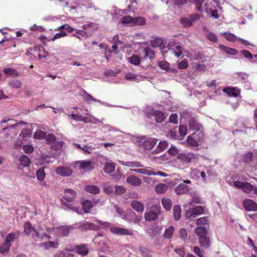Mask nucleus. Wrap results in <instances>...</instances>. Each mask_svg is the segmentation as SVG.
Masks as SVG:
<instances>
[{
  "instance_id": "nucleus-41",
  "label": "nucleus",
  "mask_w": 257,
  "mask_h": 257,
  "mask_svg": "<svg viewBox=\"0 0 257 257\" xmlns=\"http://www.w3.org/2000/svg\"><path fill=\"white\" fill-rule=\"evenodd\" d=\"M173 215L175 220L178 221L181 218V207L179 205H175L173 207Z\"/></svg>"
},
{
  "instance_id": "nucleus-18",
  "label": "nucleus",
  "mask_w": 257,
  "mask_h": 257,
  "mask_svg": "<svg viewBox=\"0 0 257 257\" xmlns=\"http://www.w3.org/2000/svg\"><path fill=\"white\" fill-rule=\"evenodd\" d=\"M83 97L84 100H85L88 103H90V102L91 101H93L94 102H97L101 104H103V105L107 106H110V107L113 106L112 105H110L107 103L103 102H101L99 100L96 99L94 98L90 94H88L86 92H85L84 93V94L83 95Z\"/></svg>"
},
{
  "instance_id": "nucleus-23",
  "label": "nucleus",
  "mask_w": 257,
  "mask_h": 257,
  "mask_svg": "<svg viewBox=\"0 0 257 257\" xmlns=\"http://www.w3.org/2000/svg\"><path fill=\"white\" fill-rule=\"evenodd\" d=\"M194 231L195 234L198 237V238L201 237L202 236H204L206 235H208L207 227L206 226H197L195 228Z\"/></svg>"
},
{
  "instance_id": "nucleus-7",
  "label": "nucleus",
  "mask_w": 257,
  "mask_h": 257,
  "mask_svg": "<svg viewBox=\"0 0 257 257\" xmlns=\"http://www.w3.org/2000/svg\"><path fill=\"white\" fill-rule=\"evenodd\" d=\"M160 213V208L157 206H153L151 210L146 211L144 215V218L147 221H152L156 220Z\"/></svg>"
},
{
  "instance_id": "nucleus-48",
  "label": "nucleus",
  "mask_w": 257,
  "mask_h": 257,
  "mask_svg": "<svg viewBox=\"0 0 257 257\" xmlns=\"http://www.w3.org/2000/svg\"><path fill=\"white\" fill-rule=\"evenodd\" d=\"M45 139L47 143L49 145H54L56 141V137L52 134H49L47 135L46 134Z\"/></svg>"
},
{
  "instance_id": "nucleus-26",
  "label": "nucleus",
  "mask_w": 257,
  "mask_h": 257,
  "mask_svg": "<svg viewBox=\"0 0 257 257\" xmlns=\"http://www.w3.org/2000/svg\"><path fill=\"white\" fill-rule=\"evenodd\" d=\"M199 239V242L200 243V245L201 247L207 248H208L210 245V239L208 236L207 235L202 236L201 237H200L198 238Z\"/></svg>"
},
{
  "instance_id": "nucleus-33",
  "label": "nucleus",
  "mask_w": 257,
  "mask_h": 257,
  "mask_svg": "<svg viewBox=\"0 0 257 257\" xmlns=\"http://www.w3.org/2000/svg\"><path fill=\"white\" fill-rule=\"evenodd\" d=\"M20 165L24 167H28L31 164L30 159L26 155H21L19 158Z\"/></svg>"
},
{
  "instance_id": "nucleus-34",
  "label": "nucleus",
  "mask_w": 257,
  "mask_h": 257,
  "mask_svg": "<svg viewBox=\"0 0 257 257\" xmlns=\"http://www.w3.org/2000/svg\"><path fill=\"white\" fill-rule=\"evenodd\" d=\"M115 166L114 163L111 162H106L104 164V171L107 174H110L115 171Z\"/></svg>"
},
{
  "instance_id": "nucleus-11",
  "label": "nucleus",
  "mask_w": 257,
  "mask_h": 257,
  "mask_svg": "<svg viewBox=\"0 0 257 257\" xmlns=\"http://www.w3.org/2000/svg\"><path fill=\"white\" fill-rule=\"evenodd\" d=\"M167 47L169 49L173 50V53L177 57H180L183 53V48L180 46L177 45L174 41L168 43Z\"/></svg>"
},
{
  "instance_id": "nucleus-46",
  "label": "nucleus",
  "mask_w": 257,
  "mask_h": 257,
  "mask_svg": "<svg viewBox=\"0 0 257 257\" xmlns=\"http://www.w3.org/2000/svg\"><path fill=\"white\" fill-rule=\"evenodd\" d=\"M168 186L167 185L161 183L157 185L155 188V191L158 193H163L167 190Z\"/></svg>"
},
{
  "instance_id": "nucleus-17",
  "label": "nucleus",
  "mask_w": 257,
  "mask_h": 257,
  "mask_svg": "<svg viewBox=\"0 0 257 257\" xmlns=\"http://www.w3.org/2000/svg\"><path fill=\"white\" fill-rule=\"evenodd\" d=\"M79 228L80 229L83 230H87L90 229L92 230H99L100 229V227L95 225L93 223L90 222H85L83 223H81L79 226Z\"/></svg>"
},
{
  "instance_id": "nucleus-45",
  "label": "nucleus",
  "mask_w": 257,
  "mask_h": 257,
  "mask_svg": "<svg viewBox=\"0 0 257 257\" xmlns=\"http://www.w3.org/2000/svg\"><path fill=\"white\" fill-rule=\"evenodd\" d=\"M162 204L163 207L167 210H170L172 208V202L169 199L163 198L162 199Z\"/></svg>"
},
{
  "instance_id": "nucleus-6",
  "label": "nucleus",
  "mask_w": 257,
  "mask_h": 257,
  "mask_svg": "<svg viewBox=\"0 0 257 257\" xmlns=\"http://www.w3.org/2000/svg\"><path fill=\"white\" fill-rule=\"evenodd\" d=\"M32 237L37 242L51 238L50 235L43 231L42 227L40 225L37 227L34 230V232L32 233Z\"/></svg>"
},
{
  "instance_id": "nucleus-49",
  "label": "nucleus",
  "mask_w": 257,
  "mask_h": 257,
  "mask_svg": "<svg viewBox=\"0 0 257 257\" xmlns=\"http://www.w3.org/2000/svg\"><path fill=\"white\" fill-rule=\"evenodd\" d=\"M212 171L209 168H205V170L200 172V175L204 182L206 181L207 176H211Z\"/></svg>"
},
{
  "instance_id": "nucleus-31",
  "label": "nucleus",
  "mask_w": 257,
  "mask_h": 257,
  "mask_svg": "<svg viewBox=\"0 0 257 257\" xmlns=\"http://www.w3.org/2000/svg\"><path fill=\"white\" fill-rule=\"evenodd\" d=\"M218 48L220 50L227 54L235 55L237 53V51L236 49L229 48L222 45H219Z\"/></svg>"
},
{
  "instance_id": "nucleus-14",
  "label": "nucleus",
  "mask_w": 257,
  "mask_h": 257,
  "mask_svg": "<svg viewBox=\"0 0 257 257\" xmlns=\"http://www.w3.org/2000/svg\"><path fill=\"white\" fill-rule=\"evenodd\" d=\"M56 173L63 177H68L71 176L73 173L71 169L65 166H59L56 169Z\"/></svg>"
},
{
  "instance_id": "nucleus-52",
  "label": "nucleus",
  "mask_w": 257,
  "mask_h": 257,
  "mask_svg": "<svg viewBox=\"0 0 257 257\" xmlns=\"http://www.w3.org/2000/svg\"><path fill=\"white\" fill-rule=\"evenodd\" d=\"M11 246V244L5 242L0 246V252L3 254L8 253Z\"/></svg>"
},
{
  "instance_id": "nucleus-1",
  "label": "nucleus",
  "mask_w": 257,
  "mask_h": 257,
  "mask_svg": "<svg viewBox=\"0 0 257 257\" xmlns=\"http://www.w3.org/2000/svg\"><path fill=\"white\" fill-rule=\"evenodd\" d=\"M77 197V193L73 190L67 189L64 190V194L63 197V199H61V205L65 208L73 210L77 213L81 214V209L79 207L75 206L73 204H69L68 202L74 201Z\"/></svg>"
},
{
  "instance_id": "nucleus-3",
  "label": "nucleus",
  "mask_w": 257,
  "mask_h": 257,
  "mask_svg": "<svg viewBox=\"0 0 257 257\" xmlns=\"http://www.w3.org/2000/svg\"><path fill=\"white\" fill-rule=\"evenodd\" d=\"M139 141L142 142L140 144V147L145 150H151L156 145L157 142V139L152 138H146L143 136L139 138Z\"/></svg>"
},
{
  "instance_id": "nucleus-37",
  "label": "nucleus",
  "mask_w": 257,
  "mask_h": 257,
  "mask_svg": "<svg viewBox=\"0 0 257 257\" xmlns=\"http://www.w3.org/2000/svg\"><path fill=\"white\" fill-rule=\"evenodd\" d=\"M163 40L161 39H156L151 42V45L153 48L160 47L162 52L164 53V46H162Z\"/></svg>"
},
{
  "instance_id": "nucleus-13",
  "label": "nucleus",
  "mask_w": 257,
  "mask_h": 257,
  "mask_svg": "<svg viewBox=\"0 0 257 257\" xmlns=\"http://www.w3.org/2000/svg\"><path fill=\"white\" fill-rule=\"evenodd\" d=\"M111 232L116 235H132L133 232L132 230L127 229L122 227H110Z\"/></svg>"
},
{
  "instance_id": "nucleus-44",
  "label": "nucleus",
  "mask_w": 257,
  "mask_h": 257,
  "mask_svg": "<svg viewBox=\"0 0 257 257\" xmlns=\"http://www.w3.org/2000/svg\"><path fill=\"white\" fill-rule=\"evenodd\" d=\"M127 59L130 63L136 66L139 65L141 62V58L136 55H133Z\"/></svg>"
},
{
  "instance_id": "nucleus-9",
  "label": "nucleus",
  "mask_w": 257,
  "mask_h": 257,
  "mask_svg": "<svg viewBox=\"0 0 257 257\" xmlns=\"http://www.w3.org/2000/svg\"><path fill=\"white\" fill-rule=\"evenodd\" d=\"M241 161L245 164L255 166V162L257 161V155H253L251 152L246 153L242 156Z\"/></svg>"
},
{
  "instance_id": "nucleus-42",
  "label": "nucleus",
  "mask_w": 257,
  "mask_h": 257,
  "mask_svg": "<svg viewBox=\"0 0 257 257\" xmlns=\"http://www.w3.org/2000/svg\"><path fill=\"white\" fill-rule=\"evenodd\" d=\"M84 189L92 194H98L100 192L99 188L94 185H86L84 187Z\"/></svg>"
},
{
  "instance_id": "nucleus-16",
  "label": "nucleus",
  "mask_w": 257,
  "mask_h": 257,
  "mask_svg": "<svg viewBox=\"0 0 257 257\" xmlns=\"http://www.w3.org/2000/svg\"><path fill=\"white\" fill-rule=\"evenodd\" d=\"M159 67L163 70H165L168 72L176 73L177 71L176 68L170 67L169 64L166 61H160L158 62Z\"/></svg>"
},
{
  "instance_id": "nucleus-56",
  "label": "nucleus",
  "mask_w": 257,
  "mask_h": 257,
  "mask_svg": "<svg viewBox=\"0 0 257 257\" xmlns=\"http://www.w3.org/2000/svg\"><path fill=\"white\" fill-rule=\"evenodd\" d=\"M36 177L38 180L43 181L45 177V173L44 169H40L36 171Z\"/></svg>"
},
{
  "instance_id": "nucleus-54",
  "label": "nucleus",
  "mask_w": 257,
  "mask_h": 257,
  "mask_svg": "<svg viewBox=\"0 0 257 257\" xmlns=\"http://www.w3.org/2000/svg\"><path fill=\"white\" fill-rule=\"evenodd\" d=\"M134 18L131 16L123 17L121 19V23L124 24H128L130 26H133Z\"/></svg>"
},
{
  "instance_id": "nucleus-38",
  "label": "nucleus",
  "mask_w": 257,
  "mask_h": 257,
  "mask_svg": "<svg viewBox=\"0 0 257 257\" xmlns=\"http://www.w3.org/2000/svg\"><path fill=\"white\" fill-rule=\"evenodd\" d=\"M161 230V227L157 224H153L149 228V233L151 236H155L159 234Z\"/></svg>"
},
{
  "instance_id": "nucleus-2",
  "label": "nucleus",
  "mask_w": 257,
  "mask_h": 257,
  "mask_svg": "<svg viewBox=\"0 0 257 257\" xmlns=\"http://www.w3.org/2000/svg\"><path fill=\"white\" fill-rule=\"evenodd\" d=\"M71 225H64L53 228H48V230L51 233H54L59 237H65L68 235L70 231L73 229Z\"/></svg>"
},
{
  "instance_id": "nucleus-8",
  "label": "nucleus",
  "mask_w": 257,
  "mask_h": 257,
  "mask_svg": "<svg viewBox=\"0 0 257 257\" xmlns=\"http://www.w3.org/2000/svg\"><path fill=\"white\" fill-rule=\"evenodd\" d=\"M197 155L191 152L180 153L177 156L178 160L183 163L187 164L193 162L197 159Z\"/></svg>"
},
{
  "instance_id": "nucleus-60",
  "label": "nucleus",
  "mask_w": 257,
  "mask_h": 257,
  "mask_svg": "<svg viewBox=\"0 0 257 257\" xmlns=\"http://www.w3.org/2000/svg\"><path fill=\"white\" fill-rule=\"evenodd\" d=\"M145 56L148 57L150 59H152L155 56L154 52L149 48H146L144 49Z\"/></svg>"
},
{
  "instance_id": "nucleus-29",
  "label": "nucleus",
  "mask_w": 257,
  "mask_h": 257,
  "mask_svg": "<svg viewBox=\"0 0 257 257\" xmlns=\"http://www.w3.org/2000/svg\"><path fill=\"white\" fill-rule=\"evenodd\" d=\"M58 243L54 241H46L40 243L39 246L43 247L45 249H49L50 248H57L58 247Z\"/></svg>"
},
{
  "instance_id": "nucleus-61",
  "label": "nucleus",
  "mask_w": 257,
  "mask_h": 257,
  "mask_svg": "<svg viewBox=\"0 0 257 257\" xmlns=\"http://www.w3.org/2000/svg\"><path fill=\"white\" fill-rule=\"evenodd\" d=\"M95 221H96L99 225H100L102 228H104V229H106V228H110V227H112V226H111V224L108 222H103L101 220H95Z\"/></svg>"
},
{
  "instance_id": "nucleus-22",
  "label": "nucleus",
  "mask_w": 257,
  "mask_h": 257,
  "mask_svg": "<svg viewBox=\"0 0 257 257\" xmlns=\"http://www.w3.org/2000/svg\"><path fill=\"white\" fill-rule=\"evenodd\" d=\"M126 182L129 184L134 186H140L142 183L141 179L135 176L128 177L126 179Z\"/></svg>"
},
{
  "instance_id": "nucleus-19",
  "label": "nucleus",
  "mask_w": 257,
  "mask_h": 257,
  "mask_svg": "<svg viewBox=\"0 0 257 257\" xmlns=\"http://www.w3.org/2000/svg\"><path fill=\"white\" fill-rule=\"evenodd\" d=\"M74 146L77 148L82 150L83 153L85 155L91 154L94 150V148L92 146L88 145L74 144Z\"/></svg>"
},
{
  "instance_id": "nucleus-27",
  "label": "nucleus",
  "mask_w": 257,
  "mask_h": 257,
  "mask_svg": "<svg viewBox=\"0 0 257 257\" xmlns=\"http://www.w3.org/2000/svg\"><path fill=\"white\" fill-rule=\"evenodd\" d=\"M168 146V144L166 141H161L158 144L157 148L153 151L151 154H156L165 150Z\"/></svg>"
},
{
  "instance_id": "nucleus-39",
  "label": "nucleus",
  "mask_w": 257,
  "mask_h": 257,
  "mask_svg": "<svg viewBox=\"0 0 257 257\" xmlns=\"http://www.w3.org/2000/svg\"><path fill=\"white\" fill-rule=\"evenodd\" d=\"M179 22L185 28L190 27L193 25V23L190 18L182 17L180 19Z\"/></svg>"
},
{
  "instance_id": "nucleus-47",
  "label": "nucleus",
  "mask_w": 257,
  "mask_h": 257,
  "mask_svg": "<svg viewBox=\"0 0 257 257\" xmlns=\"http://www.w3.org/2000/svg\"><path fill=\"white\" fill-rule=\"evenodd\" d=\"M174 231L175 228L172 226H171L168 228L166 229L164 233V237L167 239L171 238L173 234L174 233Z\"/></svg>"
},
{
  "instance_id": "nucleus-53",
  "label": "nucleus",
  "mask_w": 257,
  "mask_h": 257,
  "mask_svg": "<svg viewBox=\"0 0 257 257\" xmlns=\"http://www.w3.org/2000/svg\"><path fill=\"white\" fill-rule=\"evenodd\" d=\"M146 20L143 17H135L134 18L133 26H142L145 25Z\"/></svg>"
},
{
  "instance_id": "nucleus-63",
  "label": "nucleus",
  "mask_w": 257,
  "mask_h": 257,
  "mask_svg": "<svg viewBox=\"0 0 257 257\" xmlns=\"http://www.w3.org/2000/svg\"><path fill=\"white\" fill-rule=\"evenodd\" d=\"M23 150L25 153H32L34 151V147L31 145H26L23 146Z\"/></svg>"
},
{
  "instance_id": "nucleus-64",
  "label": "nucleus",
  "mask_w": 257,
  "mask_h": 257,
  "mask_svg": "<svg viewBox=\"0 0 257 257\" xmlns=\"http://www.w3.org/2000/svg\"><path fill=\"white\" fill-rule=\"evenodd\" d=\"M179 236L180 238L183 240H185L187 236L186 230L184 228H181L179 231Z\"/></svg>"
},
{
  "instance_id": "nucleus-59",
  "label": "nucleus",
  "mask_w": 257,
  "mask_h": 257,
  "mask_svg": "<svg viewBox=\"0 0 257 257\" xmlns=\"http://www.w3.org/2000/svg\"><path fill=\"white\" fill-rule=\"evenodd\" d=\"M140 252L143 257H151V251L147 248L143 247L140 249Z\"/></svg>"
},
{
  "instance_id": "nucleus-20",
  "label": "nucleus",
  "mask_w": 257,
  "mask_h": 257,
  "mask_svg": "<svg viewBox=\"0 0 257 257\" xmlns=\"http://www.w3.org/2000/svg\"><path fill=\"white\" fill-rule=\"evenodd\" d=\"M223 90L224 93L229 96L237 97L240 94L239 89L236 87H226L224 88Z\"/></svg>"
},
{
  "instance_id": "nucleus-35",
  "label": "nucleus",
  "mask_w": 257,
  "mask_h": 257,
  "mask_svg": "<svg viewBox=\"0 0 257 257\" xmlns=\"http://www.w3.org/2000/svg\"><path fill=\"white\" fill-rule=\"evenodd\" d=\"M189 190L188 187L183 184H181L178 185L176 188H175V192L179 195L183 194L187 192H188Z\"/></svg>"
},
{
  "instance_id": "nucleus-32",
  "label": "nucleus",
  "mask_w": 257,
  "mask_h": 257,
  "mask_svg": "<svg viewBox=\"0 0 257 257\" xmlns=\"http://www.w3.org/2000/svg\"><path fill=\"white\" fill-rule=\"evenodd\" d=\"M80 168L86 171H89L93 169V166L91 161L84 160L80 162Z\"/></svg>"
},
{
  "instance_id": "nucleus-50",
  "label": "nucleus",
  "mask_w": 257,
  "mask_h": 257,
  "mask_svg": "<svg viewBox=\"0 0 257 257\" xmlns=\"http://www.w3.org/2000/svg\"><path fill=\"white\" fill-rule=\"evenodd\" d=\"M196 225L198 226H206L208 224V220L207 217H200L198 218L196 220Z\"/></svg>"
},
{
  "instance_id": "nucleus-58",
  "label": "nucleus",
  "mask_w": 257,
  "mask_h": 257,
  "mask_svg": "<svg viewBox=\"0 0 257 257\" xmlns=\"http://www.w3.org/2000/svg\"><path fill=\"white\" fill-rule=\"evenodd\" d=\"M46 133L41 130L36 131L34 134V138L36 139H45L46 137Z\"/></svg>"
},
{
  "instance_id": "nucleus-30",
  "label": "nucleus",
  "mask_w": 257,
  "mask_h": 257,
  "mask_svg": "<svg viewBox=\"0 0 257 257\" xmlns=\"http://www.w3.org/2000/svg\"><path fill=\"white\" fill-rule=\"evenodd\" d=\"M36 228L33 227L30 222H26L24 225V232L27 235H30L34 232Z\"/></svg>"
},
{
  "instance_id": "nucleus-24",
  "label": "nucleus",
  "mask_w": 257,
  "mask_h": 257,
  "mask_svg": "<svg viewBox=\"0 0 257 257\" xmlns=\"http://www.w3.org/2000/svg\"><path fill=\"white\" fill-rule=\"evenodd\" d=\"M208 0H195V4L197 10L199 12H202L205 9L208 12V8L206 7L207 1Z\"/></svg>"
},
{
  "instance_id": "nucleus-43",
  "label": "nucleus",
  "mask_w": 257,
  "mask_h": 257,
  "mask_svg": "<svg viewBox=\"0 0 257 257\" xmlns=\"http://www.w3.org/2000/svg\"><path fill=\"white\" fill-rule=\"evenodd\" d=\"M13 120H14L12 119H3V120H2L1 121V125H2V127H3V130L4 131H6L7 129H8L9 128H14V127H15L17 125V124H9V123H8L7 125H5L4 124L8 123L9 122H11Z\"/></svg>"
},
{
  "instance_id": "nucleus-15",
  "label": "nucleus",
  "mask_w": 257,
  "mask_h": 257,
  "mask_svg": "<svg viewBox=\"0 0 257 257\" xmlns=\"http://www.w3.org/2000/svg\"><path fill=\"white\" fill-rule=\"evenodd\" d=\"M243 206L248 211L257 210L256 203L251 199H246L243 202Z\"/></svg>"
},
{
  "instance_id": "nucleus-40",
  "label": "nucleus",
  "mask_w": 257,
  "mask_h": 257,
  "mask_svg": "<svg viewBox=\"0 0 257 257\" xmlns=\"http://www.w3.org/2000/svg\"><path fill=\"white\" fill-rule=\"evenodd\" d=\"M197 139V135L195 133H193L190 136L187 137V143L192 146H196L198 144Z\"/></svg>"
},
{
  "instance_id": "nucleus-55",
  "label": "nucleus",
  "mask_w": 257,
  "mask_h": 257,
  "mask_svg": "<svg viewBox=\"0 0 257 257\" xmlns=\"http://www.w3.org/2000/svg\"><path fill=\"white\" fill-rule=\"evenodd\" d=\"M17 234L14 232H11L8 234V235L7 236L6 238L5 239V242H7L9 244H11V242H13L14 241V240L17 237Z\"/></svg>"
},
{
  "instance_id": "nucleus-21",
  "label": "nucleus",
  "mask_w": 257,
  "mask_h": 257,
  "mask_svg": "<svg viewBox=\"0 0 257 257\" xmlns=\"http://www.w3.org/2000/svg\"><path fill=\"white\" fill-rule=\"evenodd\" d=\"M131 206L138 213H142L145 209L144 204L137 200L133 201Z\"/></svg>"
},
{
  "instance_id": "nucleus-51",
  "label": "nucleus",
  "mask_w": 257,
  "mask_h": 257,
  "mask_svg": "<svg viewBox=\"0 0 257 257\" xmlns=\"http://www.w3.org/2000/svg\"><path fill=\"white\" fill-rule=\"evenodd\" d=\"M3 72L6 74L13 75L15 77H18L20 75L19 73L14 68H8L4 69Z\"/></svg>"
},
{
  "instance_id": "nucleus-10",
  "label": "nucleus",
  "mask_w": 257,
  "mask_h": 257,
  "mask_svg": "<svg viewBox=\"0 0 257 257\" xmlns=\"http://www.w3.org/2000/svg\"><path fill=\"white\" fill-rule=\"evenodd\" d=\"M233 185L238 188H241L244 192L248 193L253 191L254 189L253 186L248 182L236 181L233 183Z\"/></svg>"
},
{
  "instance_id": "nucleus-62",
  "label": "nucleus",
  "mask_w": 257,
  "mask_h": 257,
  "mask_svg": "<svg viewBox=\"0 0 257 257\" xmlns=\"http://www.w3.org/2000/svg\"><path fill=\"white\" fill-rule=\"evenodd\" d=\"M223 36L226 40L230 42L234 41L235 40L237 39L236 36L232 34L231 33H225L224 34Z\"/></svg>"
},
{
  "instance_id": "nucleus-57",
  "label": "nucleus",
  "mask_w": 257,
  "mask_h": 257,
  "mask_svg": "<svg viewBox=\"0 0 257 257\" xmlns=\"http://www.w3.org/2000/svg\"><path fill=\"white\" fill-rule=\"evenodd\" d=\"M9 85L14 88L18 89L21 87L22 83L19 80H13L9 82Z\"/></svg>"
},
{
  "instance_id": "nucleus-28",
  "label": "nucleus",
  "mask_w": 257,
  "mask_h": 257,
  "mask_svg": "<svg viewBox=\"0 0 257 257\" xmlns=\"http://www.w3.org/2000/svg\"><path fill=\"white\" fill-rule=\"evenodd\" d=\"M77 252L82 256L87 255L89 252V247L87 244H82L76 247Z\"/></svg>"
},
{
  "instance_id": "nucleus-25",
  "label": "nucleus",
  "mask_w": 257,
  "mask_h": 257,
  "mask_svg": "<svg viewBox=\"0 0 257 257\" xmlns=\"http://www.w3.org/2000/svg\"><path fill=\"white\" fill-rule=\"evenodd\" d=\"M189 126L190 130L198 132L200 130L202 126L194 118H190L188 120Z\"/></svg>"
},
{
  "instance_id": "nucleus-12",
  "label": "nucleus",
  "mask_w": 257,
  "mask_h": 257,
  "mask_svg": "<svg viewBox=\"0 0 257 257\" xmlns=\"http://www.w3.org/2000/svg\"><path fill=\"white\" fill-rule=\"evenodd\" d=\"M147 114L148 116L149 117L154 115L156 122L158 123L163 122L165 118L164 113L160 110L154 111V110H152L150 112H147Z\"/></svg>"
},
{
  "instance_id": "nucleus-36",
  "label": "nucleus",
  "mask_w": 257,
  "mask_h": 257,
  "mask_svg": "<svg viewBox=\"0 0 257 257\" xmlns=\"http://www.w3.org/2000/svg\"><path fill=\"white\" fill-rule=\"evenodd\" d=\"M83 210L84 213H88L93 206L92 203L89 200H85L82 203Z\"/></svg>"
},
{
  "instance_id": "nucleus-4",
  "label": "nucleus",
  "mask_w": 257,
  "mask_h": 257,
  "mask_svg": "<svg viewBox=\"0 0 257 257\" xmlns=\"http://www.w3.org/2000/svg\"><path fill=\"white\" fill-rule=\"evenodd\" d=\"M205 207L204 206H197L190 209L185 212V218L186 219L191 220L193 218L196 216L202 214L204 213Z\"/></svg>"
},
{
  "instance_id": "nucleus-5",
  "label": "nucleus",
  "mask_w": 257,
  "mask_h": 257,
  "mask_svg": "<svg viewBox=\"0 0 257 257\" xmlns=\"http://www.w3.org/2000/svg\"><path fill=\"white\" fill-rule=\"evenodd\" d=\"M122 219L126 222L137 223L141 221L142 217L137 215L132 209H128L125 211Z\"/></svg>"
}]
</instances>
